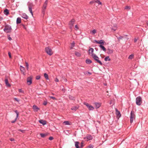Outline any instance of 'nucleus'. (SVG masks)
<instances>
[{
  "instance_id": "f257e3e1",
  "label": "nucleus",
  "mask_w": 148,
  "mask_h": 148,
  "mask_svg": "<svg viewBox=\"0 0 148 148\" xmlns=\"http://www.w3.org/2000/svg\"><path fill=\"white\" fill-rule=\"evenodd\" d=\"M12 30L11 27L8 25H6L3 29L4 31L6 33L11 32Z\"/></svg>"
},
{
  "instance_id": "f03ea898",
  "label": "nucleus",
  "mask_w": 148,
  "mask_h": 148,
  "mask_svg": "<svg viewBox=\"0 0 148 148\" xmlns=\"http://www.w3.org/2000/svg\"><path fill=\"white\" fill-rule=\"evenodd\" d=\"M91 56L99 64L101 65H102L103 64L99 60V58L96 54H92L91 55Z\"/></svg>"
},
{
  "instance_id": "7ed1b4c3",
  "label": "nucleus",
  "mask_w": 148,
  "mask_h": 148,
  "mask_svg": "<svg viewBox=\"0 0 148 148\" xmlns=\"http://www.w3.org/2000/svg\"><path fill=\"white\" fill-rule=\"evenodd\" d=\"M135 115L134 113V112L132 111L130 113V122L131 123H132L134 120L135 119Z\"/></svg>"
},
{
  "instance_id": "20e7f679",
  "label": "nucleus",
  "mask_w": 148,
  "mask_h": 148,
  "mask_svg": "<svg viewBox=\"0 0 148 148\" xmlns=\"http://www.w3.org/2000/svg\"><path fill=\"white\" fill-rule=\"evenodd\" d=\"M142 103V98L140 96L137 97L136 99V104L138 106L141 105Z\"/></svg>"
},
{
  "instance_id": "39448f33",
  "label": "nucleus",
  "mask_w": 148,
  "mask_h": 148,
  "mask_svg": "<svg viewBox=\"0 0 148 148\" xmlns=\"http://www.w3.org/2000/svg\"><path fill=\"white\" fill-rule=\"evenodd\" d=\"M48 2V0H46L43 5L42 9V12L43 14H44L45 12V10L47 6Z\"/></svg>"
},
{
  "instance_id": "423d86ee",
  "label": "nucleus",
  "mask_w": 148,
  "mask_h": 148,
  "mask_svg": "<svg viewBox=\"0 0 148 148\" xmlns=\"http://www.w3.org/2000/svg\"><path fill=\"white\" fill-rule=\"evenodd\" d=\"M45 51L49 55L51 56L53 54L52 50L49 47H47L45 48Z\"/></svg>"
},
{
  "instance_id": "0eeeda50",
  "label": "nucleus",
  "mask_w": 148,
  "mask_h": 148,
  "mask_svg": "<svg viewBox=\"0 0 148 148\" xmlns=\"http://www.w3.org/2000/svg\"><path fill=\"white\" fill-rule=\"evenodd\" d=\"M28 8L29 10L31 13L32 15H33V13L32 11V8L33 6V5L32 3H28Z\"/></svg>"
},
{
  "instance_id": "6e6552de",
  "label": "nucleus",
  "mask_w": 148,
  "mask_h": 148,
  "mask_svg": "<svg viewBox=\"0 0 148 148\" xmlns=\"http://www.w3.org/2000/svg\"><path fill=\"white\" fill-rule=\"evenodd\" d=\"M84 104L86 105L90 110H93L94 109V108L91 105H89L88 103L85 102Z\"/></svg>"
},
{
  "instance_id": "1a4fd4ad",
  "label": "nucleus",
  "mask_w": 148,
  "mask_h": 148,
  "mask_svg": "<svg viewBox=\"0 0 148 148\" xmlns=\"http://www.w3.org/2000/svg\"><path fill=\"white\" fill-rule=\"evenodd\" d=\"M75 21L74 19H73L69 22V26L70 28L71 29L72 28Z\"/></svg>"
},
{
  "instance_id": "9d476101",
  "label": "nucleus",
  "mask_w": 148,
  "mask_h": 148,
  "mask_svg": "<svg viewBox=\"0 0 148 148\" xmlns=\"http://www.w3.org/2000/svg\"><path fill=\"white\" fill-rule=\"evenodd\" d=\"M32 78L31 77H29L27 79V83L28 85H30L32 83Z\"/></svg>"
},
{
  "instance_id": "9b49d317",
  "label": "nucleus",
  "mask_w": 148,
  "mask_h": 148,
  "mask_svg": "<svg viewBox=\"0 0 148 148\" xmlns=\"http://www.w3.org/2000/svg\"><path fill=\"white\" fill-rule=\"evenodd\" d=\"M95 41L97 43L101 44V45H103L104 43L105 42V41L103 40H101L99 41H98L96 40H95Z\"/></svg>"
},
{
  "instance_id": "f8f14e48",
  "label": "nucleus",
  "mask_w": 148,
  "mask_h": 148,
  "mask_svg": "<svg viewBox=\"0 0 148 148\" xmlns=\"http://www.w3.org/2000/svg\"><path fill=\"white\" fill-rule=\"evenodd\" d=\"M113 50L112 49H111L110 48H108L107 49V53L108 54H111L113 53Z\"/></svg>"
},
{
  "instance_id": "ddd939ff",
  "label": "nucleus",
  "mask_w": 148,
  "mask_h": 148,
  "mask_svg": "<svg viewBox=\"0 0 148 148\" xmlns=\"http://www.w3.org/2000/svg\"><path fill=\"white\" fill-rule=\"evenodd\" d=\"M25 68L21 66H20V69L21 72L24 75H25Z\"/></svg>"
},
{
  "instance_id": "4468645a",
  "label": "nucleus",
  "mask_w": 148,
  "mask_h": 148,
  "mask_svg": "<svg viewBox=\"0 0 148 148\" xmlns=\"http://www.w3.org/2000/svg\"><path fill=\"white\" fill-rule=\"evenodd\" d=\"M84 138L86 139L87 140H91L92 138V137L91 135H88L86 137H85Z\"/></svg>"
},
{
  "instance_id": "2eb2a0df",
  "label": "nucleus",
  "mask_w": 148,
  "mask_h": 148,
  "mask_svg": "<svg viewBox=\"0 0 148 148\" xmlns=\"http://www.w3.org/2000/svg\"><path fill=\"white\" fill-rule=\"evenodd\" d=\"M32 108L33 109L35 112H37L38 110H39V108L38 106L35 105L33 106Z\"/></svg>"
},
{
  "instance_id": "dca6fc26",
  "label": "nucleus",
  "mask_w": 148,
  "mask_h": 148,
  "mask_svg": "<svg viewBox=\"0 0 148 148\" xmlns=\"http://www.w3.org/2000/svg\"><path fill=\"white\" fill-rule=\"evenodd\" d=\"M5 82L6 86L8 87H10L11 86L10 84L9 83L8 79H5Z\"/></svg>"
},
{
  "instance_id": "f3484780",
  "label": "nucleus",
  "mask_w": 148,
  "mask_h": 148,
  "mask_svg": "<svg viewBox=\"0 0 148 148\" xmlns=\"http://www.w3.org/2000/svg\"><path fill=\"white\" fill-rule=\"evenodd\" d=\"M79 108V106L77 105V106L72 107V108H71V109L74 111H76Z\"/></svg>"
},
{
  "instance_id": "a211bd4d",
  "label": "nucleus",
  "mask_w": 148,
  "mask_h": 148,
  "mask_svg": "<svg viewBox=\"0 0 148 148\" xmlns=\"http://www.w3.org/2000/svg\"><path fill=\"white\" fill-rule=\"evenodd\" d=\"M116 114L117 116L120 117L121 116L120 112L117 109H116Z\"/></svg>"
},
{
  "instance_id": "6ab92c4d",
  "label": "nucleus",
  "mask_w": 148,
  "mask_h": 148,
  "mask_svg": "<svg viewBox=\"0 0 148 148\" xmlns=\"http://www.w3.org/2000/svg\"><path fill=\"white\" fill-rule=\"evenodd\" d=\"M94 104H95V107L97 108H99L101 106V103H99L95 102L94 103Z\"/></svg>"
},
{
  "instance_id": "aec40b11",
  "label": "nucleus",
  "mask_w": 148,
  "mask_h": 148,
  "mask_svg": "<svg viewBox=\"0 0 148 148\" xmlns=\"http://www.w3.org/2000/svg\"><path fill=\"white\" fill-rule=\"evenodd\" d=\"M39 122L42 124L43 125H44L47 124V122L46 121L43 120H40L39 121Z\"/></svg>"
},
{
  "instance_id": "412c9836",
  "label": "nucleus",
  "mask_w": 148,
  "mask_h": 148,
  "mask_svg": "<svg viewBox=\"0 0 148 148\" xmlns=\"http://www.w3.org/2000/svg\"><path fill=\"white\" fill-rule=\"evenodd\" d=\"M75 43L74 41H73L71 44L70 46V49H72L75 46Z\"/></svg>"
},
{
  "instance_id": "4be33fe9",
  "label": "nucleus",
  "mask_w": 148,
  "mask_h": 148,
  "mask_svg": "<svg viewBox=\"0 0 148 148\" xmlns=\"http://www.w3.org/2000/svg\"><path fill=\"white\" fill-rule=\"evenodd\" d=\"M99 47L102 49V50L105 52L106 51V49L105 47L103 45H99Z\"/></svg>"
},
{
  "instance_id": "5701e85b",
  "label": "nucleus",
  "mask_w": 148,
  "mask_h": 148,
  "mask_svg": "<svg viewBox=\"0 0 148 148\" xmlns=\"http://www.w3.org/2000/svg\"><path fill=\"white\" fill-rule=\"evenodd\" d=\"M4 13L5 15H8L9 13V10L8 9H5L4 11Z\"/></svg>"
},
{
  "instance_id": "b1692460",
  "label": "nucleus",
  "mask_w": 148,
  "mask_h": 148,
  "mask_svg": "<svg viewBox=\"0 0 148 148\" xmlns=\"http://www.w3.org/2000/svg\"><path fill=\"white\" fill-rule=\"evenodd\" d=\"M88 51H89V53H91V55L92 54H94L93 53V51H94V49H93L92 48H90V49H89Z\"/></svg>"
},
{
  "instance_id": "393cba45",
  "label": "nucleus",
  "mask_w": 148,
  "mask_h": 148,
  "mask_svg": "<svg viewBox=\"0 0 148 148\" xmlns=\"http://www.w3.org/2000/svg\"><path fill=\"white\" fill-rule=\"evenodd\" d=\"M16 23L17 24H19L21 23V19L20 17H18L17 18L16 20Z\"/></svg>"
},
{
  "instance_id": "a878e982",
  "label": "nucleus",
  "mask_w": 148,
  "mask_h": 148,
  "mask_svg": "<svg viewBox=\"0 0 148 148\" xmlns=\"http://www.w3.org/2000/svg\"><path fill=\"white\" fill-rule=\"evenodd\" d=\"M79 142L76 141L75 142V145L76 148H79Z\"/></svg>"
},
{
  "instance_id": "bb28decb",
  "label": "nucleus",
  "mask_w": 148,
  "mask_h": 148,
  "mask_svg": "<svg viewBox=\"0 0 148 148\" xmlns=\"http://www.w3.org/2000/svg\"><path fill=\"white\" fill-rule=\"evenodd\" d=\"M84 75H90L92 74V73H91L89 72H84Z\"/></svg>"
},
{
  "instance_id": "cd10ccee",
  "label": "nucleus",
  "mask_w": 148,
  "mask_h": 148,
  "mask_svg": "<svg viewBox=\"0 0 148 148\" xmlns=\"http://www.w3.org/2000/svg\"><path fill=\"white\" fill-rule=\"evenodd\" d=\"M22 17L25 19H27L28 18V16L25 14H23Z\"/></svg>"
},
{
  "instance_id": "c85d7f7f",
  "label": "nucleus",
  "mask_w": 148,
  "mask_h": 148,
  "mask_svg": "<svg viewBox=\"0 0 148 148\" xmlns=\"http://www.w3.org/2000/svg\"><path fill=\"white\" fill-rule=\"evenodd\" d=\"M86 62L87 64H90L92 63V61L88 59L86 60Z\"/></svg>"
},
{
  "instance_id": "c756f323",
  "label": "nucleus",
  "mask_w": 148,
  "mask_h": 148,
  "mask_svg": "<svg viewBox=\"0 0 148 148\" xmlns=\"http://www.w3.org/2000/svg\"><path fill=\"white\" fill-rule=\"evenodd\" d=\"M104 60L106 61H110V58L109 56L106 57L104 58Z\"/></svg>"
},
{
  "instance_id": "7c9ffc66",
  "label": "nucleus",
  "mask_w": 148,
  "mask_h": 148,
  "mask_svg": "<svg viewBox=\"0 0 148 148\" xmlns=\"http://www.w3.org/2000/svg\"><path fill=\"white\" fill-rule=\"evenodd\" d=\"M96 30L94 29L90 31V33L92 34H94L96 33Z\"/></svg>"
},
{
  "instance_id": "2f4dec72",
  "label": "nucleus",
  "mask_w": 148,
  "mask_h": 148,
  "mask_svg": "<svg viewBox=\"0 0 148 148\" xmlns=\"http://www.w3.org/2000/svg\"><path fill=\"white\" fill-rule=\"evenodd\" d=\"M44 76L46 79L48 80L49 79L48 75L46 73H45L44 74Z\"/></svg>"
},
{
  "instance_id": "473e14b6",
  "label": "nucleus",
  "mask_w": 148,
  "mask_h": 148,
  "mask_svg": "<svg viewBox=\"0 0 148 148\" xmlns=\"http://www.w3.org/2000/svg\"><path fill=\"white\" fill-rule=\"evenodd\" d=\"M134 57V55L133 54H132L130 55L128 58L129 59H132Z\"/></svg>"
},
{
  "instance_id": "72a5a7b5",
  "label": "nucleus",
  "mask_w": 148,
  "mask_h": 148,
  "mask_svg": "<svg viewBox=\"0 0 148 148\" xmlns=\"http://www.w3.org/2000/svg\"><path fill=\"white\" fill-rule=\"evenodd\" d=\"M95 2L97 3L99 5L101 4V3L99 0H95Z\"/></svg>"
},
{
  "instance_id": "f704fd0d",
  "label": "nucleus",
  "mask_w": 148,
  "mask_h": 148,
  "mask_svg": "<svg viewBox=\"0 0 148 148\" xmlns=\"http://www.w3.org/2000/svg\"><path fill=\"white\" fill-rule=\"evenodd\" d=\"M75 54L77 56L79 57L81 56V54L78 52H75Z\"/></svg>"
},
{
  "instance_id": "c9c22d12",
  "label": "nucleus",
  "mask_w": 148,
  "mask_h": 148,
  "mask_svg": "<svg viewBox=\"0 0 148 148\" xmlns=\"http://www.w3.org/2000/svg\"><path fill=\"white\" fill-rule=\"evenodd\" d=\"M14 112L16 113V117L18 118L19 115V112H18L17 110H15L14 111Z\"/></svg>"
},
{
  "instance_id": "e433bc0d",
  "label": "nucleus",
  "mask_w": 148,
  "mask_h": 148,
  "mask_svg": "<svg viewBox=\"0 0 148 148\" xmlns=\"http://www.w3.org/2000/svg\"><path fill=\"white\" fill-rule=\"evenodd\" d=\"M125 9L129 10L130 9V6H127L125 8Z\"/></svg>"
},
{
  "instance_id": "4c0bfd02",
  "label": "nucleus",
  "mask_w": 148,
  "mask_h": 148,
  "mask_svg": "<svg viewBox=\"0 0 148 148\" xmlns=\"http://www.w3.org/2000/svg\"><path fill=\"white\" fill-rule=\"evenodd\" d=\"M64 123L65 125H70V124L69 123V121H64Z\"/></svg>"
},
{
  "instance_id": "58836bf2",
  "label": "nucleus",
  "mask_w": 148,
  "mask_h": 148,
  "mask_svg": "<svg viewBox=\"0 0 148 148\" xmlns=\"http://www.w3.org/2000/svg\"><path fill=\"white\" fill-rule=\"evenodd\" d=\"M117 37V39L119 40L122 39V38H123V37L121 36H120L119 37H117Z\"/></svg>"
},
{
  "instance_id": "ea45409f",
  "label": "nucleus",
  "mask_w": 148,
  "mask_h": 148,
  "mask_svg": "<svg viewBox=\"0 0 148 148\" xmlns=\"http://www.w3.org/2000/svg\"><path fill=\"white\" fill-rule=\"evenodd\" d=\"M40 135L42 138H44L46 136L45 134L43 133H40Z\"/></svg>"
},
{
  "instance_id": "a19ab883",
  "label": "nucleus",
  "mask_w": 148,
  "mask_h": 148,
  "mask_svg": "<svg viewBox=\"0 0 148 148\" xmlns=\"http://www.w3.org/2000/svg\"><path fill=\"white\" fill-rule=\"evenodd\" d=\"M25 64H26V66L27 70H28V69H29V64H28V63L27 62H25Z\"/></svg>"
},
{
  "instance_id": "79ce46f5",
  "label": "nucleus",
  "mask_w": 148,
  "mask_h": 148,
  "mask_svg": "<svg viewBox=\"0 0 148 148\" xmlns=\"http://www.w3.org/2000/svg\"><path fill=\"white\" fill-rule=\"evenodd\" d=\"M49 97L50 98H51L53 100H56V98L54 97L49 96Z\"/></svg>"
},
{
  "instance_id": "37998d69",
  "label": "nucleus",
  "mask_w": 148,
  "mask_h": 148,
  "mask_svg": "<svg viewBox=\"0 0 148 148\" xmlns=\"http://www.w3.org/2000/svg\"><path fill=\"white\" fill-rule=\"evenodd\" d=\"M69 98L70 99L72 100H73L74 99V97L71 96L70 95L69 96Z\"/></svg>"
},
{
  "instance_id": "c03bdc74",
  "label": "nucleus",
  "mask_w": 148,
  "mask_h": 148,
  "mask_svg": "<svg viewBox=\"0 0 148 148\" xmlns=\"http://www.w3.org/2000/svg\"><path fill=\"white\" fill-rule=\"evenodd\" d=\"M17 118H18L16 117V118L14 119V120L13 121H12L11 122L12 123H15L16 121V120H17Z\"/></svg>"
},
{
  "instance_id": "a18cd8bd",
  "label": "nucleus",
  "mask_w": 148,
  "mask_h": 148,
  "mask_svg": "<svg viewBox=\"0 0 148 148\" xmlns=\"http://www.w3.org/2000/svg\"><path fill=\"white\" fill-rule=\"evenodd\" d=\"M40 76L39 75L37 76L36 77V79L37 80L39 79L40 78Z\"/></svg>"
},
{
  "instance_id": "49530a36",
  "label": "nucleus",
  "mask_w": 148,
  "mask_h": 148,
  "mask_svg": "<svg viewBox=\"0 0 148 148\" xmlns=\"http://www.w3.org/2000/svg\"><path fill=\"white\" fill-rule=\"evenodd\" d=\"M88 148H93V146L92 145H90L88 147Z\"/></svg>"
},
{
  "instance_id": "de8ad7c7",
  "label": "nucleus",
  "mask_w": 148,
  "mask_h": 148,
  "mask_svg": "<svg viewBox=\"0 0 148 148\" xmlns=\"http://www.w3.org/2000/svg\"><path fill=\"white\" fill-rule=\"evenodd\" d=\"M18 91L20 92L23 93V90L21 89H19L18 90Z\"/></svg>"
},
{
  "instance_id": "09e8293b",
  "label": "nucleus",
  "mask_w": 148,
  "mask_h": 148,
  "mask_svg": "<svg viewBox=\"0 0 148 148\" xmlns=\"http://www.w3.org/2000/svg\"><path fill=\"white\" fill-rule=\"evenodd\" d=\"M14 99L15 101H16L17 102H18L19 101L18 99L17 98H14Z\"/></svg>"
},
{
  "instance_id": "8fccbe9b",
  "label": "nucleus",
  "mask_w": 148,
  "mask_h": 148,
  "mask_svg": "<svg viewBox=\"0 0 148 148\" xmlns=\"http://www.w3.org/2000/svg\"><path fill=\"white\" fill-rule=\"evenodd\" d=\"M47 104V102L46 101H45L43 103V104L45 106Z\"/></svg>"
},
{
  "instance_id": "3c124183",
  "label": "nucleus",
  "mask_w": 148,
  "mask_h": 148,
  "mask_svg": "<svg viewBox=\"0 0 148 148\" xmlns=\"http://www.w3.org/2000/svg\"><path fill=\"white\" fill-rule=\"evenodd\" d=\"M75 30H77L78 29V27L77 26V25H75Z\"/></svg>"
},
{
  "instance_id": "603ef678",
  "label": "nucleus",
  "mask_w": 148,
  "mask_h": 148,
  "mask_svg": "<svg viewBox=\"0 0 148 148\" xmlns=\"http://www.w3.org/2000/svg\"><path fill=\"white\" fill-rule=\"evenodd\" d=\"M53 138L52 136H50L49 138V139L50 140H53Z\"/></svg>"
},
{
  "instance_id": "864d4df0",
  "label": "nucleus",
  "mask_w": 148,
  "mask_h": 148,
  "mask_svg": "<svg viewBox=\"0 0 148 148\" xmlns=\"http://www.w3.org/2000/svg\"><path fill=\"white\" fill-rule=\"evenodd\" d=\"M95 2V1H91L90 2V3L91 4L94 3Z\"/></svg>"
},
{
  "instance_id": "5fc2aeb1",
  "label": "nucleus",
  "mask_w": 148,
  "mask_h": 148,
  "mask_svg": "<svg viewBox=\"0 0 148 148\" xmlns=\"http://www.w3.org/2000/svg\"><path fill=\"white\" fill-rule=\"evenodd\" d=\"M55 81L56 82H58L59 81V80L57 78H56L55 80Z\"/></svg>"
},
{
  "instance_id": "6e6d98bb",
  "label": "nucleus",
  "mask_w": 148,
  "mask_h": 148,
  "mask_svg": "<svg viewBox=\"0 0 148 148\" xmlns=\"http://www.w3.org/2000/svg\"><path fill=\"white\" fill-rule=\"evenodd\" d=\"M138 38H135L134 39V42H136L137 41V40H138Z\"/></svg>"
},
{
  "instance_id": "4d7b16f0",
  "label": "nucleus",
  "mask_w": 148,
  "mask_h": 148,
  "mask_svg": "<svg viewBox=\"0 0 148 148\" xmlns=\"http://www.w3.org/2000/svg\"><path fill=\"white\" fill-rule=\"evenodd\" d=\"M8 39L10 41L11 40H12V39L11 38V37L9 36H8Z\"/></svg>"
},
{
  "instance_id": "13d9d810",
  "label": "nucleus",
  "mask_w": 148,
  "mask_h": 148,
  "mask_svg": "<svg viewBox=\"0 0 148 148\" xmlns=\"http://www.w3.org/2000/svg\"><path fill=\"white\" fill-rule=\"evenodd\" d=\"M8 55L9 56V57L10 58H11V53H10V52H8Z\"/></svg>"
},
{
  "instance_id": "bf43d9fd",
  "label": "nucleus",
  "mask_w": 148,
  "mask_h": 148,
  "mask_svg": "<svg viewBox=\"0 0 148 148\" xmlns=\"http://www.w3.org/2000/svg\"><path fill=\"white\" fill-rule=\"evenodd\" d=\"M10 140L11 141H13L14 140V139L13 138H11L10 139Z\"/></svg>"
},
{
  "instance_id": "052dcab7",
  "label": "nucleus",
  "mask_w": 148,
  "mask_h": 148,
  "mask_svg": "<svg viewBox=\"0 0 148 148\" xmlns=\"http://www.w3.org/2000/svg\"><path fill=\"white\" fill-rule=\"evenodd\" d=\"M83 143L82 142L81 143V145L80 146V147H83Z\"/></svg>"
},
{
  "instance_id": "680f3d73",
  "label": "nucleus",
  "mask_w": 148,
  "mask_h": 148,
  "mask_svg": "<svg viewBox=\"0 0 148 148\" xmlns=\"http://www.w3.org/2000/svg\"><path fill=\"white\" fill-rule=\"evenodd\" d=\"M19 130V131H20V132H23V130H21V129H20V130Z\"/></svg>"
},
{
  "instance_id": "e2e57ef3",
  "label": "nucleus",
  "mask_w": 148,
  "mask_h": 148,
  "mask_svg": "<svg viewBox=\"0 0 148 148\" xmlns=\"http://www.w3.org/2000/svg\"><path fill=\"white\" fill-rule=\"evenodd\" d=\"M116 28H116V27H115V29H113V30H114V31H115V30H116Z\"/></svg>"
},
{
  "instance_id": "0e129e2a",
  "label": "nucleus",
  "mask_w": 148,
  "mask_h": 148,
  "mask_svg": "<svg viewBox=\"0 0 148 148\" xmlns=\"http://www.w3.org/2000/svg\"><path fill=\"white\" fill-rule=\"evenodd\" d=\"M64 90H64V89H63H63H62V91H64Z\"/></svg>"
},
{
  "instance_id": "69168bd1",
  "label": "nucleus",
  "mask_w": 148,
  "mask_h": 148,
  "mask_svg": "<svg viewBox=\"0 0 148 148\" xmlns=\"http://www.w3.org/2000/svg\"><path fill=\"white\" fill-rule=\"evenodd\" d=\"M147 26H148V21H147Z\"/></svg>"
},
{
  "instance_id": "338daca9",
  "label": "nucleus",
  "mask_w": 148,
  "mask_h": 148,
  "mask_svg": "<svg viewBox=\"0 0 148 148\" xmlns=\"http://www.w3.org/2000/svg\"><path fill=\"white\" fill-rule=\"evenodd\" d=\"M51 94L52 95H54V93H52Z\"/></svg>"
},
{
  "instance_id": "774afa93",
  "label": "nucleus",
  "mask_w": 148,
  "mask_h": 148,
  "mask_svg": "<svg viewBox=\"0 0 148 148\" xmlns=\"http://www.w3.org/2000/svg\"><path fill=\"white\" fill-rule=\"evenodd\" d=\"M110 104H111V102H110Z\"/></svg>"
}]
</instances>
